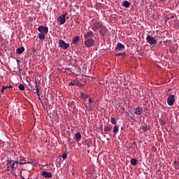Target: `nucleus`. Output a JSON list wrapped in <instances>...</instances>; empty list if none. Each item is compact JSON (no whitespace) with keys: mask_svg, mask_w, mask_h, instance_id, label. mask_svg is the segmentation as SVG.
Wrapping results in <instances>:
<instances>
[{"mask_svg":"<svg viewBox=\"0 0 179 179\" xmlns=\"http://www.w3.org/2000/svg\"><path fill=\"white\" fill-rule=\"evenodd\" d=\"M6 166H9L14 170V169H17L19 166V161H15L12 159H8Z\"/></svg>","mask_w":179,"mask_h":179,"instance_id":"1","label":"nucleus"},{"mask_svg":"<svg viewBox=\"0 0 179 179\" xmlns=\"http://www.w3.org/2000/svg\"><path fill=\"white\" fill-rule=\"evenodd\" d=\"M66 19H69V16H68V13H66L57 17V22L59 24H64L65 22H66Z\"/></svg>","mask_w":179,"mask_h":179,"instance_id":"2","label":"nucleus"},{"mask_svg":"<svg viewBox=\"0 0 179 179\" xmlns=\"http://www.w3.org/2000/svg\"><path fill=\"white\" fill-rule=\"evenodd\" d=\"M146 41L151 45H155V44H157V40H156V38L150 35L147 36Z\"/></svg>","mask_w":179,"mask_h":179,"instance_id":"3","label":"nucleus"},{"mask_svg":"<svg viewBox=\"0 0 179 179\" xmlns=\"http://www.w3.org/2000/svg\"><path fill=\"white\" fill-rule=\"evenodd\" d=\"M84 45L87 47V48H90L94 45V39H84Z\"/></svg>","mask_w":179,"mask_h":179,"instance_id":"4","label":"nucleus"},{"mask_svg":"<svg viewBox=\"0 0 179 179\" xmlns=\"http://www.w3.org/2000/svg\"><path fill=\"white\" fill-rule=\"evenodd\" d=\"M103 27V23L101 22H94L92 25V30L93 31L97 32L100 29Z\"/></svg>","mask_w":179,"mask_h":179,"instance_id":"5","label":"nucleus"},{"mask_svg":"<svg viewBox=\"0 0 179 179\" xmlns=\"http://www.w3.org/2000/svg\"><path fill=\"white\" fill-rule=\"evenodd\" d=\"M59 47L62 48V50H68V48H69V43H66L64 40H59Z\"/></svg>","mask_w":179,"mask_h":179,"instance_id":"6","label":"nucleus"},{"mask_svg":"<svg viewBox=\"0 0 179 179\" xmlns=\"http://www.w3.org/2000/svg\"><path fill=\"white\" fill-rule=\"evenodd\" d=\"M38 31H39L41 34H47V33H48V27L40 26L38 27Z\"/></svg>","mask_w":179,"mask_h":179,"instance_id":"7","label":"nucleus"},{"mask_svg":"<svg viewBox=\"0 0 179 179\" xmlns=\"http://www.w3.org/2000/svg\"><path fill=\"white\" fill-rule=\"evenodd\" d=\"M107 31H108L107 27H106V26L103 24L99 29V34H101V36H102L103 37H106V34H107Z\"/></svg>","mask_w":179,"mask_h":179,"instance_id":"8","label":"nucleus"},{"mask_svg":"<svg viewBox=\"0 0 179 179\" xmlns=\"http://www.w3.org/2000/svg\"><path fill=\"white\" fill-rule=\"evenodd\" d=\"M174 101H176V100L174 99V95H169L167 99L168 104L171 107L174 106Z\"/></svg>","mask_w":179,"mask_h":179,"instance_id":"9","label":"nucleus"},{"mask_svg":"<svg viewBox=\"0 0 179 179\" xmlns=\"http://www.w3.org/2000/svg\"><path fill=\"white\" fill-rule=\"evenodd\" d=\"M93 32L92 31H88L85 34H84V40H87L90 38H93Z\"/></svg>","mask_w":179,"mask_h":179,"instance_id":"10","label":"nucleus"},{"mask_svg":"<svg viewBox=\"0 0 179 179\" xmlns=\"http://www.w3.org/2000/svg\"><path fill=\"white\" fill-rule=\"evenodd\" d=\"M18 164H27V167H29V169H31L33 167V163L24 159L22 162H18Z\"/></svg>","mask_w":179,"mask_h":179,"instance_id":"11","label":"nucleus"},{"mask_svg":"<svg viewBox=\"0 0 179 179\" xmlns=\"http://www.w3.org/2000/svg\"><path fill=\"white\" fill-rule=\"evenodd\" d=\"M124 48H125V46L122 43H118L115 47V51H121L124 50Z\"/></svg>","mask_w":179,"mask_h":179,"instance_id":"12","label":"nucleus"},{"mask_svg":"<svg viewBox=\"0 0 179 179\" xmlns=\"http://www.w3.org/2000/svg\"><path fill=\"white\" fill-rule=\"evenodd\" d=\"M42 176L45 178H51V177H52V174L50 172L44 171L42 172Z\"/></svg>","mask_w":179,"mask_h":179,"instance_id":"13","label":"nucleus"},{"mask_svg":"<svg viewBox=\"0 0 179 179\" xmlns=\"http://www.w3.org/2000/svg\"><path fill=\"white\" fill-rule=\"evenodd\" d=\"M142 111H143V108L141 107H137L134 110V114L136 115H141V114H142Z\"/></svg>","mask_w":179,"mask_h":179,"instance_id":"14","label":"nucleus"},{"mask_svg":"<svg viewBox=\"0 0 179 179\" xmlns=\"http://www.w3.org/2000/svg\"><path fill=\"white\" fill-rule=\"evenodd\" d=\"M24 52V47H20L16 50V54H23Z\"/></svg>","mask_w":179,"mask_h":179,"instance_id":"15","label":"nucleus"},{"mask_svg":"<svg viewBox=\"0 0 179 179\" xmlns=\"http://www.w3.org/2000/svg\"><path fill=\"white\" fill-rule=\"evenodd\" d=\"M35 90H36V93L37 94V96L38 97H40V90L38 89V84L37 83V82L35 83Z\"/></svg>","mask_w":179,"mask_h":179,"instance_id":"16","label":"nucleus"},{"mask_svg":"<svg viewBox=\"0 0 179 179\" xmlns=\"http://www.w3.org/2000/svg\"><path fill=\"white\" fill-rule=\"evenodd\" d=\"M79 40H80L79 36H75L72 41L73 44H78V43H79Z\"/></svg>","mask_w":179,"mask_h":179,"instance_id":"17","label":"nucleus"},{"mask_svg":"<svg viewBox=\"0 0 179 179\" xmlns=\"http://www.w3.org/2000/svg\"><path fill=\"white\" fill-rule=\"evenodd\" d=\"M93 104H94V101H93L92 98H89V106L91 108L89 109L90 111H92V107H93Z\"/></svg>","mask_w":179,"mask_h":179,"instance_id":"18","label":"nucleus"},{"mask_svg":"<svg viewBox=\"0 0 179 179\" xmlns=\"http://www.w3.org/2000/svg\"><path fill=\"white\" fill-rule=\"evenodd\" d=\"M80 97H82L83 99V100H87V99H89V95H87V94H85L83 92L80 93Z\"/></svg>","mask_w":179,"mask_h":179,"instance_id":"19","label":"nucleus"},{"mask_svg":"<svg viewBox=\"0 0 179 179\" xmlns=\"http://www.w3.org/2000/svg\"><path fill=\"white\" fill-rule=\"evenodd\" d=\"M123 6H124V8H129V6H131V3L128 1H125L123 2Z\"/></svg>","mask_w":179,"mask_h":179,"instance_id":"20","label":"nucleus"},{"mask_svg":"<svg viewBox=\"0 0 179 179\" xmlns=\"http://www.w3.org/2000/svg\"><path fill=\"white\" fill-rule=\"evenodd\" d=\"M38 38L40 40H45V35L44 34H38Z\"/></svg>","mask_w":179,"mask_h":179,"instance_id":"21","label":"nucleus"},{"mask_svg":"<svg viewBox=\"0 0 179 179\" xmlns=\"http://www.w3.org/2000/svg\"><path fill=\"white\" fill-rule=\"evenodd\" d=\"M82 138V134H80V132H78L76 134V141H80V138Z\"/></svg>","mask_w":179,"mask_h":179,"instance_id":"22","label":"nucleus"},{"mask_svg":"<svg viewBox=\"0 0 179 179\" xmlns=\"http://www.w3.org/2000/svg\"><path fill=\"white\" fill-rule=\"evenodd\" d=\"M118 132V126L115 125L113 127V133L115 134V135H117V133Z\"/></svg>","mask_w":179,"mask_h":179,"instance_id":"23","label":"nucleus"},{"mask_svg":"<svg viewBox=\"0 0 179 179\" xmlns=\"http://www.w3.org/2000/svg\"><path fill=\"white\" fill-rule=\"evenodd\" d=\"M110 122H111V124H113V125L117 124V119H115V117H111V118H110Z\"/></svg>","mask_w":179,"mask_h":179,"instance_id":"24","label":"nucleus"},{"mask_svg":"<svg viewBox=\"0 0 179 179\" xmlns=\"http://www.w3.org/2000/svg\"><path fill=\"white\" fill-rule=\"evenodd\" d=\"M141 128L144 132H146V131H149V127H148L147 124L142 126Z\"/></svg>","mask_w":179,"mask_h":179,"instance_id":"25","label":"nucleus"},{"mask_svg":"<svg viewBox=\"0 0 179 179\" xmlns=\"http://www.w3.org/2000/svg\"><path fill=\"white\" fill-rule=\"evenodd\" d=\"M111 129H113V128L111 127H106L104 128L103 131L105 132H110V131H111Z\"/></svg>","mask_w":179,"mask_h":179,"instance_id":"26","label":"nucleus"},{"mask_svg":"<svg viewBox=\"0 0 179 179\" xmlns=\"http://www.w3.org/2000/svg\"><path fill=\"white\" fill-rule=\"evenodd\" d=\"M136 163H137V161L136 159H131V164H132V166H136Z\"/></svg>","mask_w":179,"mask_h":179,"instance_id":"27","label":"nucleus"},{"mask_svg":"<svg viewBox=\"0 0 179 179\" xmlns=\"http://www.w3.org/2000/svg\"><path fill=\"white\" fill-rule=\"evenodd\" d=\"M68 106L69 107H73V108H75L76 106V105H75V102L74 101L69 102Z\"/></svg>","mask_w":179,"mask_h":179,"instance_id":"28","label":"nucleus"},{"mask_svg":"<svg viewBox=\"0 0 179 179\" xmlns=\"http://www.w3.org/2000/svg\"><path fill=\"white\" fill-rule=\"evenodd\" d=\"M18 89H20V90H24V85L23 84H20Z\"/></svg>","mask_w":179,"mask_h":179,"instance_id":"29","label":"nucleus"},{"mask_svg":"<svg viewBox=\"0 0 179 179\" xmlns=\"http://www.w3.org/2000/svg\"><path fill=\"white\" fill-rule=\"evenodd\" d=\"M67 142L69 145H72V143H73V141H72V138H71V137L68 138Z\"/></svg>","mask_w":179,"mask_h":179,"instance_id":"30","label":"nucleus"},{"mask_svg":"<svg viewBox=\"0 0 179 179\" xmlns=\"http://www.w3.org/2000/svg\"><path fill=\"white\" fill-rule=\"evenodd\" d=\"M138 147V144H136V142H133L132 143V145H131V146L130 147V148H137Z\"/></svg>","mask_w":179,"mask_h":179,"instance_id":"31","label":"nucleus"},{"mask_svg":"<svg viewBox=\"0 0 179 179\" xmlns=\"http://www.w3.org/2000/svg\"><path fill=\"white\" fill-rule=\"evenodd\" d=\"M7 169L6 171H10L11 170H13V169L11 168V166H10L9 165H6Z\"/></svg>","mask_w":179,"mask_h":179,"instance_id":"32","label":"nucleus"},{"mask_svg":"<svg viewBox=\"0 0 179 179\" xmlns=\"http://www.w3.org/2000/svg\"><path fill=\"white\" fill-rule=\"evenodd\" d=\"M121 55H125V52H120L116 55L117 57H121Z\"/></svg>","mask_w":179,"mask_h":179,"instance_id":"33","label":"nucleus"},{"mask_svg":"<svg viewBox=\"0 0 179 179\" xmlns=\"http://www.w3.org/2000/svg\"><path fill=\"white\" fill-rule=\"evenodd\" d=\"M68 156V155L66 153H64L62 155V159H66V157Z\"/></svg>","mask_w":179,"mask_h":179,"instance_id":"34","label":"nucleus"},{"mask_svg":"<svg viewBox=\"0 0 179 179\" xmlns=\"http://www.w3.org/2000/svg\"><path fill=\"white\" fill-rule=\"evenodd\" d=\"M22 176H24V178H27V176H29V172H24V173L22 174Z\"/></svg>","mask_w":179,"mask_h":179,"instance_id":"35","label":"nucleus"},{"mask_svg":"<svg viewBox=\"0 0 179 179\" xmlns=\"http://www.w3.org/2000/svg\"><path fill=\"white\" fill-rule=\"evenodd\" d=\"M20 173H21V174H20V178H21L22 179H26V178H24V175H23V173H22V171H21Z\"/></svg>","mask_w":179,"mask_h":179,"instance_id":"36","label":"nucleus"},{"mask_svg":"<svg viewBox=\"0 0 179 179\" xmlns=\"http://www.w3.org/2000/svg\"><path fill=\"white\" fill-rule=\"evenodd\" d=\"M5 90H6V88H5V87L3 86L1 88V93H3V92H5Z\"/></svg>","mask_w":179,"mask_h":179,"instance_id":"37","label":"nucleus"},{"mask_svg":"<svg viewBox=\"0 0 179 179\" xmlns=\"http://www.w3.org/2000/svg\"><path fill=\"white\" fill-rule=\"evenodd\" d=\"M161 125H166V122L164 120H162Z\"/></svg>","mask_w":179,"mask_h":179,"instance_id":"38","label":"nucleus"},{"mask_svg":"<svg viewBox=\"0 0 179 179\" xmlns=\"http://www.w3.org/2000/svg\"><path fill=\"white\" fill-rule=\"evenodd\" d=\"M5 89H12V86H4Z\"/></svg>","mask_w":179,"mask_h":179,"instance_id":"39","label":"nucleus"},{"mask_svg":"<svg viewBox=\"0 0 179 179\" xmlns=\"http://www.w3.org/2000/svg\"><path fill=\"white\" fill-rule=\"evenodd\" d=\"M69 86H75V83L71 82L69 84Z\"/></svg>","mask_w":179,"mask_h":179,"instance_id":"40","label":"nucleus"},{"mask_svg":"<svg viewBox=\"0 0 179 179\" xmlns=\"http://www.w3.org/2000/svg\"><path fill=\"white\" fill-rule=\"evenodd\" d=\"M2 41V35H0V43Z\"/></svg>","mask_w":179,"mask_h":179,"instance_id":"41","label":"nucleus"},{"mask_svg":"<svg viewBox=\"0 0 179 179\" xmlns=\"http://www.w3.org/2000/svg\"><path fill=\"white\" fill-rule=\"evenodd\" d=\"M129 118H131V120H133V121L135 120V119H134V117H132L131 116H129Z\"/></svg>","mask_w":179,"mask_h":179,"instance_id":"42","label":"nucleus"},{"mask_svg":"<svg viewBox=\"0 0 179 179\" xmlns=\"http://www.w3.org/2000/svg\"><path fill=\"white\" fill-rule=\"evenodd\" d=\"M174 164H178V162L175 161V162H174Z\"/></svg>","mask_w":179,"mask_h":179,"instance_id":"43","label":"nucleus"},{"mask_svg":"<svg viewBox=\"0 0 179 179\" xmlns=\"http://www.w3.org/2000/svg\"><path fill=\"white\" fill-rule=\"evenodd\" d=\"M166 0H159L160 2H164Z\"/></svg>","mask_w":179,"mask_h":179,"instance_id":"44","label":"nucleus"},{"mask_svg":"<svg viewBox=\"0 0 179 179\" xmlns=\"http://www.w3.org/2000/svg\"><path fill=\"white\" fill-rule=\"evenodd\" d=\"M67 69L68 71H69V72H71V69Z\"/></svg>","mask_w":179,"mask_h":179,"instance_id":"45","label":"nucleus"},{"mask_svg":"<svg viewBox=\"0 0 179 179\" xmlns=\"http://www.w3.org/2000/svg\"><path fill=\"white\" fill-rule=\"evenodd\" d=\"M38 99H39V100H41V98L40 96H38Z\"/></svg>","mask_w":179,"mask_h":179,"instance_id":"46","label":"nucleus"}]
</instances>
